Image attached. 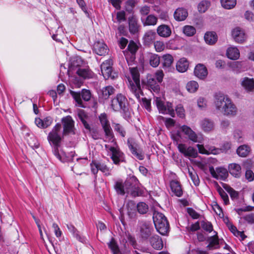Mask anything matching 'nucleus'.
I'll use <instances>...</instances> for the list:
<instances>
[{"instance_id": "nucleus-32", "label": "nucleus", "mask_w": 254, "mask_h": 254, "mask_svg": "<svg viewBox=\"0 0 254 254\" xmlns=\"http://www.w3.org/2000/svg\"><path fill=\"white\" fill-rule=\"evenodd\" d=\"M83 61L80 57H76L73 59L69 65L68 72H74L82 66Z\"/></svg>"}, {"instance_id": "nucleus-17", "label": "nucleus", "mask_w": 254, "mask_h": 254, "mask_svg": "<svg viewBox=\"0 0 254 254\" xmlns=\"http://www.w3.org/2000/svg\"><path fill=\"white\" fill-rule=\"evenodd\" d=\"M232 36L235 41L238 43H243L247 39V35L245 30L239 27L232 30Z\"/></svg>"}, {"instance_id": "nucleus-53", "label": "nucleus", "mask_w": 254, "mask_h": 254, "mask_svg": "<svg viewBox=\"0 0 254 254\" xmlns=\"http://www.w3.org/2000/svg\"><path fill=\"white\" fill-rule=\"evenodd\" d=\"M189 175L192 181L193 182L194 185L195 186H198L200 181L196 172L193 169H192V170L189 169Z\"/></svg>"}, {"instance_id": "nucleus-47", "label": "nucleus", "mask_w": 254, "mask_h": 254, "mask_svg": "<svg viewBox=\"0 0 254 254\" xmlns=\"http://www.w3.org/2000/svg\"><path fill=\"white\" fill-rule=\"evenodd\" d=\"M220 1L222 6L227 9L234 8L237 2L236 0H221Z\"/></svg>"}, {"instance_id": "nucleus-18", "label": "nucleus", "mask_w": 254, "mask_h": 254, "mask_svg": "<svg viewBox=\"0 0 254 254\" xmlns=\"http://www.w3.org/2000/svg\"><path fill=\"white\" fill-rule=\"evenodd\" d=\"M115 89L112 86H107L103 88L98 92L99 102L104 103L110 96L115 92Z\"/></svg>"}, {"instance_id": "nucleus-22", "label": "nucleus", "mask_w": 254, "mask_h": 254, "mask_svg": "<svg viewBox=\"0 0 254 254\" xmlns=\"http://www.w3.org/2000/svg\"><path fill=\"white\" fill-rule=\"evenodd\" d=\"M241 86L247 92H252L254 90V79L245 77L241 79Z\"/></svg>"}, {"instance_id": "nucleus-62", "label": "nucleus", "mask_w": 254, "mask_h": 254, "mask_svg": "<svg viewBox=\"0 0 254 254\" xmlns=\"http://www.w3.org/2000/svg\"><path fill=\"white\" fill-rule=\"evenodd\" d=\"M109 246L112 251L114 254H117L119 252L118 246L114 239H112L110 242V244H109Z\"/></svg>"}, {"instance_id": "nucleus-31", "label": "nucleus", "mask_w": 254, "mask_h": 254, "mask_svg": "<svg viewBox=\"0 0 254 254\" xmlns=\"http://www.w3.org/2000/svg\"><path fill=\"white\" fill-rule=\"evenodd\" d=\"M217 38L216 33L212 31L207 32L204 36L206 43L210 45L214 44L217 42Z\"/></svg>"}, {"instance_id": "nucleus-51", "label": "nucleus", "mask_w": 254, "mask_h": 254, "mask_svg": "<svg viewBox=\"0 0 254 254\" xmlns=\"http://www.w3.org/2000/svg\"><path fill=\"white\" fill-rule=\"evenodd\" d=\"M186 88L189 92L194 93L197 90L198 84L197 82L195 81H190L187 83Z\"/></svg>"}, {"instance_id": "nucleus-12", "label": "nucleus", "mask_w": 254, "mask_h": 254, "mask_svg": "<svg viewBox=\"0 0 254 254\" xmlns=\"http://www.w3.org/2000/svg\"><path fill=\"white\" fill-rule=\"evenodd\" d=\"M62 123L63 126V135L75 134L74 121L70 116H67L62 119Z\"/></svg>"}, {"instance_id": "nucleus-6", "label": "nucleus", "mask_w": 254, "mask_h": 254, "mask_svg": "<svg viewBox=\"0 0 254 254\" xmlns=\"http://www.w3.org/2000/svg\"><path fill=\"white\" fill-rule=\"evenodd\" d=\"M137 183V178L132 176L127 178L124 183L121 181H117L115 184L114 188L117 193L119 194L124 195L125 193L129 194L131 187L134 186Z\"/></svg>"}, {"instance_id": "nucleus-39", "label": "nucleus", "mask_w": 254, "mask_h": 254, "mask_svg": "<svg viewBox=\"0 0 254 254\" xmlns=\"http://www.w3.org/2000/svg\"><path fill=\"white\" fill-rule=\"evenodd\" d=\"M233 137L234 139L239 143H242L244 141V134L243 130L240 128H236L233 131Z\"/></svg>"}, {"instance_id": "nucleus-23", "label": "nucleus", "mask_w": 254, "mask_h": 254, "mask_svg": "<svg viewBox=\"0 0 254 254\" xmlns=\"http://www.w3.org/2000/svg\"><path fill=\"white\" fill-rule=\"evenodd\" d=\"M147 85L148 88L154 92H158L160 90V86L155 78L151 75H148L147 77Z\"/></svg>"}, {"instance_id": "nucleus-54", "label": "nucleus", "mask_w": 254, "mask_h": 254, "mask_svg": "<svg viewBox=\"0 0 254 254\" xmlns=\"http://www.w3.org/2000/svg\"><path fill=\"white\" fill-rule=\"evenodd\" d=\"M113 127L115 131L117 132L120 135L124 137L126 136V132L125 128L119 124H114Z\"/></svg>"}, {"instance_id": "nucleus-52", "label": "nucleus", "mask_w": 254, "mask_h": 254, "mask_svg": "<svg viewBox=\"0 0 254 254\" xmlns=\"http://www.w3.org/2000/svg\"><path fill=\"white\" fill-rule=\"evenodd\" d=\"M210 6V2L207 0L201 1L198 5V10L200 13L205 12Z\"/></svg>"}, {"instance_id": "nucleus-43", "label": "nucleus", "mask_w": 254, "mask_h": 254, "mask_svg": "<svg viewBox=\"0 0 254 254\" xmlns=\"http://www.w3.org/2000/svg\"><path fill=\"white\" fill-rule=\"evenodd\" d=\"M149 61L150 64L154 67H157L160 62V57L158 55L155 54H149Z\"/></svg>"}, {"instance_id": "nucleus-4", "label": "nucleus", "mask_w": 254, "mask_h": 254, "mask_svg": "<svg viewBox=\"0 0 254 254\" xmlns=\"http://www.w3.org/2000/svg\"><path fill=\"white\" fill-rule=\"evenodd\" d=\"M129 68L132 80H131L129 77L128 78V87L135 97L138 100H140V95H143V92L140 84L139 72L136 67H130Z\"/></svg>"}, {"instance_id": "nucleus-34", "label": "nucleus", "mask_w": 254, "mask_h": 254, "mask_svg": "<svg viewBox=\"0 0 254 254\" xmlns=\"http://www.w3.org/2000/svg\"><path fill=\"white\" fill-rule=\"evenodd\" d=\"M227 57L232 60H236L240 57V52L238 48L236 47L229 48L226 52Z\"/></svg>"}, {"instance_id": "nucleus-57", "label": "nucleus", "mask_w": 254, "mask_h": 254, "mask_svg": "<svg viewBox=\"0 0 254 254\" xmlns=\"http://www.w3.org/2000/svg\"><path fill=\"white\" fill-rule=\"evenodd\" d=\"M201 227L206 231L208 232H211L213 231V226L212 224L208 222L205 221H201Z\"/></svg>"}, {"instance_id": "nucleus-3", "label": "nucleus", "mask_w": 254, "mask_h": 254, "mask_svg": "<svg viewBox=\"0 0 254 254\" xmlns=\"http://www.w3.org/2000/svg\"><path fill=\"white\" fill-rule=\"evenodd\" d=\"M105 141L108 143L105 145L106 150L108 152L110 153V155L114 163L118 165L120 162H123L125 159L124 154L120 150L115 137L106 139Z\"/></svg>"}, {"instance_id": "nucleus-24", "label": "nucleus", "mask_w": 254, "mask_h": 254, "mask_svg": "<svg viewBox=\"0 0 254 254\" xmlns=\"http://www.w3.org/2000/svg\"><path fill=\"white\" fill-rule=\"evenodd\" d=\"M157 32L160 36L167 38L171 35L172 31L168 25L162 24L157 27Z\"/></svg>"}, {"instance_id": "nucleus-59", "label": "nucleus", "mask_w": 254, "mask_h": 254, "mask_svg": "<svg viewBox=\"0 0 254 254\" xmlns=\"http://www.w3.org/2000/svg\"><path fill=\"white\" fill-rule=\"evenodd\" d=\"M96 169L100 170L106 175H109L110 174L109 169L106 166V165L103 164H96Z\"/></svg>"}, {"instance_id": "nucleus-10", "label": "nucleus", "mask_w": 254, "mask_h": 254, "mask_svg": "<svg viewBox=\"0 0 254 254\" xmlns=\"http://www.w3.org/2000/svg\"><path fill=\"white\" fill-rule=\"evenodd\" d=\"M155 102L160 113L168 114L172 117H175V113L171 103H165L158 97L155 98Z\"/></svg>"}, {"instance_id": "nucleus-13", "label": "nucleus", "mask_w": 254, "mask_h": 254, "mask_svg": "<svg viewBox=\"0 0 254 254\" xmlns=\"http://www.w3.org/2000/svg\"><path fill=\"white\" fill-rule=\"evenodd\" d=\"M70 93L79 107L84 108L81 97L85 101H88L91 98V93L89 90L83 89L81 93L73 91H70Z\"/></svg>"}, {"instance_id": "nucleus-50", "label": "nucleus", "mask_w": 254, "mask_h": 254, "mask_svg": "<svg viewBox=\"0 0 254 254\" xmlns=\"http://www.w3.org/2000/svg\"><path fill=\"white\" fill-rule=\"evenodd\" d=\"M183 33L187 36L190 37L194 35L196 32L195 28L190 25H186L183 29Z\"/></svg>"}, {"instance_id": "nucleus-37", "label": "nucleus", "mask_w": 254, "mask_h": 254, "mask_svg": "<svg viewBox=\"0 0 254 254\" xmlns=\"http://www.w3.org/2000/svg\"><path fill=\"white\" fill-rule=\"evenodd\" d=\"M109 49L107 45L103 42L96 43V54L100 56H104L108 52Z\"/></svg>"}, {"instance_id": "nucleus-56", "label": "nucleus", "mask_w": 254, "mask_h": 254, "mask_svg": "<svg viewBox=\"0 0 254 254\" xmlns=\"http://www.w3.org/2000/svg\"><path fill=\"white\" fill-rule=\"evenodd\" d=\"M138 212L140 214L146 213L148 210V205L144 202H139L136 206Z\"/></svg>"}, {"instance_id": "nucleus-9", "label": "nucleus", "mask_w": 254, "mask_h": 254, "mask_svg": "<svg viewBox=\"0 0 254 254\" xmlns=\"http://www.w3.org/2000/svg\"><path fill=\"white\" fill-rule=\"evenodd\" d=\"M128 102L127 98L122 94H118L111 101V107L114 111H125Z\"/></svg>"}, {"instance_id": "nucleus-21", "label": "nucleus", "mask_w": 254, "mask_h": 254, "mask_svg": "<svg viewBox=\"0 0 254 254\" xmlns=\"http://www.w3.org/2000/svg\"><path fill=\"white\" fill-rule=\"evenodd\" d=\"M76 73L83 79L90 78L93 76V72L87 66L82 65L75 71Z\"/></svg>"}, {"instance_id": "nucleus-16", "label": "nucleus", "mask_w": 254, "mask_h": 254, "mask_svg": "<svg viewBox=\"0 0 254 254\" xmlns=\"http://www.w3.org/2000/svg\"><path fill=\"white\" fill-rule=\"evenodd\" d=\"M209 170L212 176L216 179L225 180L228 176V171L225 168L218 167L215 170L212 166H211Z\"/></svg>"}, {"instance_id": "nucleus-26", "label": "nucleus", "mask_w": 254, "mask_h": 254, "mask_svg": "<svg viewBox=\"0 0 254 254\" xmlns=\"http://www.w3.org/2000/svg\"><path fill=\"white\" fill-rule=\"evenodd\" d=\"M150 243L154 249L157 250L161 249L163 246L162 239L157 235H154L150 237Z\"/></svg>"}, {"instance_id": "nucleus-14", "label": "nucleus", "mask_w": 254, "mask_h": 254, "mask_svg": "<svg viewBox=\"0 0 254 254\" xmlns=\"http://www.w3.org/2000/svg\"><path fill=\"white\" fill-rule=\"evenodd\" d=\"M113 60L110 59L103 62L101 65L102 74L106 79L110 78L114 79L117 76L116 73L113 72Z\"/></svg>"}, {"instance_id": "nucleus-55", "label": "nucleus", "mask_w": 254, "mask_h": 254, "mask_svg": "<svg viewBox=\"0 0 254 254\" xmlns=\"http://www.w3.org/2000/svg\"><path fill=\"white\" fill-rule=\"evenodd\" d=\"M225 190L229 193L230 197L232 199H237L238 198L239 193L238 192L234 190L233 188L230 186H227L224 187Z\"/></svg>"}, {"instance_id": "nucleus-49", "label": "nucleus", "mask_w": 254, "mask_h": 254, "mask_svg": "<svg viewBox=\"0 0 254 254\" xmlns=\"http://www.w3.org/2000/svg\"><path fill=\"white\" fill-rule=\"evenodd\" d=\"M128 146L132 154L135 156L139 160H142L144 159L143 154L141 152H138L136 148L129 141H128Z\"/></svg>"}, {"instance_id": "nucleus-35", "label": "nucleus", "mask_w": 254, "mask_h": 254, "mask_svg": "<svg viewBox=\"0 0 254 254\" xmlns=\"http://www.w3.org/2000/svg\"><path fill=\"white\" fill-rule=\"evenodd\" d=\"M156 37V34L154 31H148L143 37L144 42L146 45H149L155 40Z\"/></svg>"}, {"instance_id": "nucleus-46", "label": "nucleus", "mask_w": 254, "mask_h": 254, "mask_svg": "<svg viewBox=\"0 0 254 254\" xmlns=\"http://www.w3.org/2000/svg\"><path fill=\"white\" fill-rule=\"evenodd\" d=\"M243 62L240 61L232 62L229 63V66L234 71L237 73H240L241 72V68L242 66Z\"/></svg>"}, {"instance_id": "nucleus-2", "label": "nucleus", "mask_w": 254, "mask_h": 254, "mask_svg": "<svg viewBox=\"0 0 254 254\" xmlns=\"http://www.w3.org/2000/svg\"><path fill=\"white\" fill-rule=\"evenodd\" d=\"M62 127L60 123H57L48 134V139L51 145H53V152L58 159L62 160L59 148L62 141L61 129Z\"/></svg>"}, {"instance_id": "nucleus-5", "label": "nucleus", "mask_w": 254, "mask_h": 254, "mask_svg": "<svg viewBox=\"0 0 254 254\" xmlns=\"http://www.w3.org/2000/svg\"><path fill=\"white\" fill-rule=\"evenodd\" d=\"M181 130L172 134V138L176 142L179 151L186 157L196 158L197 152L192 146H188L184 143H181L182 139Z\"/></svg>"}, {"instance_id": "nucleus-48", "label": "nucleus", "mask_w": 254, "mask_h": 254, "mask_svg": "<svg viewBox=\"0 0 254 254\" xmlns=\"http://www.w3.org/2000/svg\"><path fill=\"white\" fill-rule=\"evenodd\" d=\"M138 184L139 182L137 180V183L134 186H132L130 190L129 193L133 197L141 195L143 193V190L138 187Z\"/></svg>"}, {"instance_id": "nucleus-33", "label": "nucleus", "mask_w": 254, "mask_h": 254, "mask_svg": "<svg viewBox=\"0 0 254 254\" xmlns=\"http://www.w3.org/2000/svg\"><path fill=\"white\" fill-rule=\"evenodd\" d=\"M189 62L186 58L181 59L177 63L176 68L180 72L186 71L189 67Z\"/></svg>"}, {"instance_id": "nucleus-36", "label": "nucleus", "mask_w": 254, "mask_h": 254, "mask_svg": "<svg viewBox=\"0 0 254 254\" xmlns=\"http://www.w3.org/2000/svg\"><path fill=\"white\" fill-rule=\"evenodd\" d=\"M251 151V148L248 145H242L240 146L237 149V153L242 157H247Z\"/></svg>"}, {"instance_id": "nucleus-64", "label": "nucleus", "mask_w": 254, "mask_h": 254, "mask_svg": "<svg viewBox=\"0 0 254 254\" xmlns=\"http://www.w3.org/2000/svg\"><path fill=\"white\" fill-rule=\"evenodd\" d=\"M150 7L147 5H144L140 7L139 12L142 16L147 15L150 12Z\"/></svg>"}, {"instance_id": "nucleus-45", "label": "nucleus", "mask_w": 254, "mask_h": 254, "mask_svg": "<svg viewBox=\"0 0 254 254\" xmlns=\"http://www.w3.org/2000/svg\"><path fill=\"white\" fill-rule=\"evenodd\" d=\"M68 230L73 234V235L76 237V239H78L80 242L84 243L85 242L84 238L80 236L77 229L75 227L71 224L66 225Z\"/></svg>"}, {"instance_id": "nucleus-28", "label": "nucleus", "mask_w": 254, "mask_h": 254, "mask_svg": "<svg viewBox=\"0 0 254 254\" xmlns=\"http://www.w3.org/2000/svg\"><path fill=\"white\" fill-rule=\"evenodd\" d=\"M188 12L187 9L184 8H178L174 12V18L178 21L185 20L188 17Z\"/></svg>"}, {"instance_id": "nucleus-42", "label": "nucleus", "mask_w": 254, "mask_h": 254, "mask_svg": "<svg viewBox=\"0 0 254 254\" xmlns=\"http://www.w3.org/2000/svg\"><path fill=\"white\" fill-rule=\"evenodd\" d=\"M162 58L163 68H169L174 61V59L172 56L170 54H166L164 55Z\"/></svg>"}, {"instance_id": "nucleus-60", "label": "nucleus", "mask_w": 254, "mask_h": 254, "mask_svg": "<svg viewBox=\"0 0 254 254\" xmlns=\"http://www.w3.org/2000/svg\"><path fill=\"white\" fill-rule=\"evenodd\" d=\"M154 48L157 52H160L165 49L164 43L160 41H157L154 43Z\"/></svg>"}, {"instance_id": "nucleus-1", "label": "nucleus", "mask_w": 254, "mask_h": 254, "mask_svg": "<svg viewBox=\"0 0 254 254\" xmlns=\"http://www.w3.org/2000/svg\"><path fill=\"white\" fill-rule=\"evenodd\" d=\"M214 105L216 110L224 116L234 117L237 114L238 110L236 105L227 95L222 93L215 94Z\"/></svg>"}, {"instance_id": "nucleus-44", "label": "nucleus", "mask_w": 254, "mask_h": 254, "mask_svg": "<svg viewBox=\"0 0 254 254\" xmlns=\"http://www.w3.org/2000/svg\"><path fill=\"white\" fill-rule=\"evenodd\" d=\"M60 153L61 155L62 160H59L63 162L72 161L75 155V152L72 151L67 154L64 151H62L61 153Z\"/></svg>"}, {"instance_id": "nucleus-11", "label": "nucleus", "mask_w": 254, "mask_h": 254, "mask_svg": "<svg viewBox=\"0 0 254 254\" xmlns=\"http://www.w3.org/2000/svg\"><path fill=\"white\" fill-rule=\"evenodd\" d=\"M99 120L101 125L102 128L105 134V140L107 139L113 138L114 135L110 126L108 117L105 113H103L99 116Z\"/></svg>"}, {"instance_id": "nucleus-38", "label": "nucleus", "mask_w": 254, "mask_h": 254, "mask_svg": "<svg viewBox=\"0 0 254 254\" xmlns=\"http://www.w3.org/2000/svg\"><path fill=\"white\" fill-rule=\"evenodd\" d=\"M128 24L129 30L130 33L135 34L138 32L139 25L137 23V20L135 18L133 17L129 18Z\"/></svg>"}, {"instance_id": "nucleus-20", "label": "nucleus", "mask_w": 254, "mask_h": 254, "mask_svg": "<svg viewBox=\"0 0 254 254\" xmlns=\"http://www.w3.org/2000/svg\"><path fill=\"white\" fill-rule=\"evenodd\" d=\"M194 74L198 78L204 79L208 74L207 69L204 64H198L194 68Z\"/></svg>"}, {"instance_id": "nucleus-63", "label": "nucleus", "mask_w": 254, "mask_h": 254, "mask_svg": "<svg viewBox=\"0 0 254 254\" xmlns=\"http://www.w3.org/2000/svg\"><path fill=\"white\" fill-rule=\"evenodd\" d=\"M244 17L245 19L249 22L254 21V14L253 12L247 10L244 14Z\"/></svg>"}, {"instance_id": "nucleus-15", "label": "nucleus", "mask_w": 254, "mask_h": 254, "mask_svg": "<svg viewBox=\"0 0 254 254\" xmlns=\"http://www.w3.org/2000/svg\"><path fill=\"white\" fill-rule=\"evenodd\" d=\"M138 47L133 41H130L128 45V52L125 54V57L128 65H131L135 59V53Z\"/></svg>"}, {"instance_id": "nucleus-29", "label": "nucleus", "mask_w": 254, "mask_h": 254, "mask_svg": "<svg viewBox=\"0 0 254 254\" xmlns=\"http://www.w3.org/2000/svg\"><path fill=\"white\" fill-rule=\"evenodd\" d=\"M197 147L199 152L202 154L209 155L212 154L215 155L219 154L220 151L219 149L214 147H210L207 150L204 148L203 145L201 144H197Z\"/></svg>"}, {"instance_id": "nucleus-41", "label": "nucleus", "mask_w": 254, "mask_h": 254, "mask_svg": "<svg viewBox=\"0 0 254 254\" xmlns=\"http://www.w3.org/2000/svg\"><path fill=\"white\" fill-rule=\"evenodd\" d=\"M158 19L154 15L150 14L145 18L141 17V21L144 25H155L157 24Z\"/></svg>"}, {"instance_id": "nucleus-61", "label": "nucleus", "mask_w": 254, "mask_h": 254, "mask_svg": "<svg viewBox=\"0 0 254 254\" xmlns=\"http://www.w3.org/2000/svg\"><path fill=\"white\" fill-rule=\"evenodd\" d=\"M175 110L178 117L181 118H184L185 117V110L182 105H177L176 107Z\"/></svg>"}, {"instance_id": "nucleus-8", "label": "nucleus", "mask_w": 254, "mask_h": 254, "mask_svg": "<svg viewBox=\"0 0 254 254\" xmlns=\"http://www.w3.org/2000/svg\"><path fill=\"white\" fill-rule=\"evenodd\" d=\"M180 130L186 139L193 143H202L203 138L201 134H197L190 127L183 125L180 127Z\"/></svg>"}, {"instance_id": "nucleus-30", "label": "nucleus", "mask_w": 254, "mask_h": 254, "mask_svg": "<svg viewBox=\"0 0 254 254\" xmlns=\"http://www.w3.org/2000/svg\"><path fill=\"white\" fill-rule=\"evenodd\" d=\"M229 171L230 174L235 178H239L241 175V167L240 165L236 163L229 164Z\"/></svg>"}, {"instance_id": "nucleus-27", "label": "nucleus", "mask_w": 254, "mask_h": 254, "mask_svg": "<svg viewBox=\"0 0 254 254\" xmlns=\"http://www.w3.org/2000/svg\"><path fill=\"white\" fill-rule=\"evenodd\" d=\"M153 229L149 224L143 223L140 226V236L144 239H148L151 235Z\"/></svg>"}, {"instance_id": "nucleus-40", "label": "nucleus", "mask_w": 254, "mask_h": 254, "mask_svg": "<svg viewBox=\"0 0 254 254\" xmlns=\"http://www.w3.org/2000/svg\"><path fill=\"white\" fill-rule=\"evenodd\" d=\"M207 241L209 242V244L207 248L209 250H213L219 248V241L217 235L209 237Z\"/></svg>"}, {"instance_id": "nucleus-19", "label": "nucleus", "mask_w": 254, "mask_h": 254, "mask_svg": "<svg viewBox=\"0 0 254 254\" xmlns=\"http://www.w3.org/2000/svg\"><path fill=\"white\" fill-rule=\"evenodd\" d=\"M200 126L201 129L204 132H211L215 128V124L213 121L207 118L202 120L200 121Z\"/></svg>"}, {"instance_id": "nucleus-25", "label": "nucleus", "mask_w": 254, "mask_h": 254, "mask_svg": "<svg viewBox=\"0 0 254 254\" xmlns=\"http://www.w3.org/2000/svg\"><path fill=\"white\" fill-rule=\"evenodd\" d=\"M172 192L176 196L180 197L183 194V190L180 183L175 180H173L170 184Z\"/></svg>"}, {"instance_id": "nucleus-58", "label": "nucleus", "mask_w": 254, "mask_h": 254, "mask_svg": "<svg viewBox=\"0 0 254 254\" xmlns=\"http://www.w3.org/2000/svg\"><path fill=\"white\" fill-rule=\"evenodd\" d=\"M85 114L83 110H80L78 111V117L79 119L80 120V121L82 122V123L84 124V127L86 128H89V126L86 123V122L85 120Z\"/></svg>"}, {"instance_id": "nucleus-7", "label": "nucleus", "mask_w": 254, "mask_h": 254, "mask_svg": "<svg viewBox=\"0 0 254 254\" xmlns=\"http://www.w3.org/2000/svg\"><path fill=\"white\" fill-rule=\"evenodd\" d=\"M153 219L157 231L162 235L167 234L169 231V225L164 215L160 212H155Z\"/></svg>"}]
</instances>
